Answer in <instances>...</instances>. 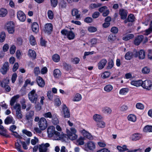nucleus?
I'll return each mask as SVG.
<instances>
[{"label": "nucleus", "mask_w": 152, "mask_h": 152, "mask_svg": "<svg viewBox=\"0 0 152 152\" xmlns=\"http://www.w3.org/2000/svg\"><path fill=\"white\" fill-rule=\"evenodd\" d=\"M28 55L30 58L34 60L36 58V53L34 50L30 49L28 50Z\"/></svg>", "instance_id": "18"}, {"label": "nucleus", "mask_w": 152, "mask_h": 152, "mask_svg": "<svg viewBox=\"0 0 152 152\" xmlns=\"http://www.w3.org/2000/svg\"><path fill=\"white\" fill-rule=\"evenodd\" d=\"M64 69L67 71H69L71 69V66L70 65L67 64L66 63H64L63 64Z\"/></svg>", "instance_id": "61"}, {"label": "nucleus", "mask_w": 152, "mask_h": 152, "mask_svg": "<svg viewBox=\"0 0 152 152\" xmlns=\"http://www.w3.org/2000/svg\"><path fill=\"white\" fill-rule=\"evenodd\" d=\"M55 127L53 126H50L48 128L47 132L49 137H51L53 136L55 131Z\"/></svg>", "instance_id": "19"}, {"label": "nucleus", "mask_w": 152, "mask_h": 152, "mask_svg": "<svg viewBox=\"0 0 152 152\" xmlns=\"http://www.w3.org/2000/svg\"><path fill=\"white\" fill-rule=\"evenodd\" d=\"M49 143H47L45 144H42L39 145V152H47V148L50 146Z\"/></svg>", "instance_id": "12"}, {"label": "nucleus", "mask_w": 152, "mask_h": 152, "mask_svg": "<svg viewBox=\"0 0 152 152\" xmlns=\"http://www.w3.org/2000/svg\"><path fill=\"white\" fill-rule=\"evenodd\" d=\"M107 62V60L105 59H101L98 64V67L99 69H103Z\"/></svg>", "instance_id": "15"}, {"label": "nucleus", "mask_w": 152, "mask_h": 152, "mask_svg": "<svg viewBox=\"0 0 152 152\" xmlns=\"http://www.w3.org/2000/svg\"><path fill=\"white\" fill-rule=\"evenodd\" d=\"M14 109L16 111L21 110V106L19 103H16L14 107Z\"/></svg>", "instance_id": "63"}, {"label": "nucleus", "mask_w": 152, "mask_h": 152, "mask_svg": "<svg viewBox=\"0 0 152 152\" xmlns=\"http://www.w3.org/2000/svg\"><path fill=\"white\" fill-rule=\"evenodd\" d=\"M61 32L62 35L66 36L69 40L73 39L75 37V34L72 31H68L64 29Z\"/></svg>", "instance_id": "4"}, {"label": "nucleus", "mask_w": 152, "mask_h": 152, "mask_svg": "<svg viewBox=\"0 0 152 152\" xmlns=\"http://www.w3.org/2000/svg\"><path fill=\"white\" fill-rule=\"evenodd\" d=\"M137 54V57H138L140 59H144L145 57V52L143 50H140L138 52L135 51Z\"/></svg>", "instance_id": "21"}, {"label": "nucleus", "mask_w": 152, "mask_h": 152, "mask_svg": "<svg viewBox=\"0 0 152 152\" xmlns=\"http://www.w3.org/2000/svg\"><path fill=\"white\" fill-rule=\"evenodd\" d=\"M143 39V36L142 35H140L136 37L134 41V43L136 45H139L142 40Z\"/></svg>", "instance_id": "24"}, {"label": "nucleus", "mask_w": 152, "mask_h": 152, "mask_svg": "<svg viewBox=\"0 0 152 152\" xmlns=\"http://www.w3.org/2000/svg\"><path fill=\"white\" fill-rule=\"evenodd\" d=\"M7 10L5 9L2 8L0 10V17H4L7 14Z\"/></svg>", "instance_id": "32"}, {"label": "nucleus", "mask_w": 152, "mask_h": 152, "mask_svg": "<svg viewBox=\"0 0 152 152\" xmlns=\"http://www.w3.org/2000/svg\"><path fill=\"white\" fill-rule=\"evenodd\" d=\"M72 15L73 16H75L76 19H78L80 17V14L79 13V11L77 9L74 8L71 11Z\"/></svg>", "instance_id": "22"}, {"label": "nucleus", "mask_w": 152, "mask_h": 152, "mask_svg": "<svg viewBox=\"0 0 152 152\" xmlns=\"http://www.w3.org/2000/svg\"><path fill=\"white\" fill-rule=\"evenodd\" d=\"M16 118L18 119H20L22 118L23 115L21 110L16 111Z\"/></svg>", "instance_id": "53"}, {"label": "nucleus", "mask_w": 152, "mask_h": 152, "mask_svg": "<svg viewBox=\"0 0 152 152\" xmlns=\"http://www.w3.org/2000/svg\"><path fill=\"white\" fill-rule=\"evenodd\" d=\"M129 121L132 122H135L136 120V116L133 114H130L127 117Z\"/></svg>", "instance_id": "33"}, {"label": "nucleus", "mask_w": 152, "mask_h": 152, "mask_svg": "<svg viewBox=\"0 0 152 152\" xmlns=\"http://www.w3.org/2000/svg\"><path fill=\"white\" fill-rule=\"evenodd\" d=\"M134 37V35L132 34H129L123 38V40L127 41Z\"/></svg>", "instance_id": "49"}, {"label": "nucleus", "mask_w": 152, "mask_h": 152, "mask_svg": "<svg viewBox=\"0 0 152 152\" xmlns=\"http://www.w3.org/2000/svg\"><path fill=\"white\" fill-rule=\"evenodd\" d=\"M5 28L7 29L9 33L13 34L15 31L14 22L11 21L7 22L5 25Z\"/></svg>", "instance_id": "5"}, {"label": "nucleus", "mask_w": 152, "mask_h": 152, "mask_svg": "<svg viewBox=\"0 0 152 152\" xmlns=\"http://www.w3.org/2000/svg\"><path fill=\"white\" fill-rule=\"evenodd\" d=\"M9 80L8 78L4 79L1 83V86L2 87H5L6 86L8 85Z\"/></svg>", "instance_id": "36"}, {"label": "nucleus", "mask_w": 152, "mask_h": 152, "mask_svg": "<svg viewBox=\"0 0 152 152\" xmlns=\"http://www.w3.org/2000/svg\"><path fill=\"white\" fill-rule=\"evenodd\" d=\"M30 44L32 45H34L36 44V42L34 37L33 35H31L29 37Z\"/></svg>", "instance_id": "43"}, {"label": "nucleus", "mask_w": 152, "mask_h": 152, "mask_svg": "<svg viewBox=\"0 0 152 152\" xmlns=\"http://www.w3.org/2000/svg\"><path fill=\"white\" fill-rule=\"evenodd\" d=\"M98 145L101 147L104 148L106 145L105 142L104 141H100L97 142Z\"/></svg>", "instance_id": "59"}, {"label": "nucleus", "mask_w": 152, "mask_h": 152, "mask_svg": "<svg viewBox=\"0 0 152 152\" xmlns=\"http://www.w3.org/2000/svg\"><path fill=\"white\" fill-rule=\"evenodd\" d=\"M116 36L114 34H110L108 37V40L110 42H113L116 39Z\"/></svg>", "instance_id": "40"}, {"label": "nucleus", "mask_w": 152, "mask_h": 152, "mask_svg": "<svg viewBox=\"0 0 152 152\" xmlns=\"http://www.w3.org/2000/svg\"><path fill=\"white\" fill-rule=\"evenodd\" d=\"M142 81L141 80H132L131 82V84L134 86L138 87L141 86L142 84Z\"/></svg>", "instance_id": "23"}, {"label": "nucleus", "mask_w": 152, "mask_h": 152, "mask_svg": "<svg viewBox=\"0 0 152 152\" xmlns=\"http://www.w3.org/2000/svg\"><path fill=\"white\" fill-rule=\"evenodd\" d=\"M137 54L135 51H134L133 52L129 51L126 53L125 56V58L126 59L130 60L133 57H137Z\"/></svg>", "instance_id": "13"}, {"label": "nucleus", "mask_w": 152, "mask_h": 152, "mask_svg": "<svg viewBox=\"0 0 152 152\" xmlns=\"http://www.w3.org/2000/svg\"><path fill=\"white\" fill-rule=\"evenodd\" d=\"M135 18L134 15L132 14L129 15L128 17V22H133Z\"/></svg>", "instance_id": "56"}, {"label": "nucleus", "mask_w": 152, "mask_h": 152, "mask_svg": "<svg viewBox=\"0 0 152 152\" xmlns=\"http://www.w3.org/2000/svg\"><path fill=\"white\" fill-rule=\"evenodd\" d=\"M52 59L54 62H57L59 61L60 57L58 54H56L53 56Z\"/></svg>", "instance_id": "47"}, {"label": "nucleus", "mask_w": 152, "mask_h": 152, "mask_svg": "<svg viewBox=\"0 0 152 152\" xmlns=\"http://www.w3.org/2000/svg\"><path fill=\"white\" fill-rule=\"evenodd\" d=\"M61 113L63 114L65 118H69L70 116L69 110L65 105L64 104L62 107Z\"/></svg>", "instance_id": "8"}, {"label": "nucleus", "mask_w": 152, "mask_h": 152, "mask_svg": "<svg viewBox=\"0 0 152 152\" xmlns=\"http://www.w3.org/2000/svg\"><path fill=\"white\" fill-rule=\"evenodd\" d=\"M119 14L121 16V19H124L127 17V11L123 9H121L119 11Z\"/></svg>", "instance_id": "25"}, {"label": "nucleus", "mask_w": 152, "mask_h": 152, "mask_svg": "<svg viewBox=\"0 0 152 152\" xmlns=\"http://www.w3.org/2000/svg\"><path fill=\"white\" fill-rule=\"evenodd\" d=\"M15 121L13 118L11 116H7L4 120V123L6 124H8L12 123L14 124Z\"/></svg>", "instance_id": "20"}, {"label": "nucleus", "mask_w": 152, "mask_h": 152, "mask_svg": "<svg viewBox=\"0 0 152 152\" xmlns=\"http://www.w3.org/2000/svg\"><path fill=\"white\" fill-rule=\"evenodd\" d=\"M81 132L82 133L83 136L84 138H86L89 140H92L93 139V136L87 131L85 129H83L81 130Z\"/></svg>", "instance_id": "16"}, {"label": "nucleus", "mask_w": 152, "mask_h": 152, "mask_svg": "<svg viewBox=\"0 0 152 152\" xmlns=\"http://www.w3.org/2000/svg\"><path fill=\"white\" fill-rule=\"evenodd\" d=\"M31 27L33 32L35 33H37L38 32L39 30V26L37 23H33Z\"/></svg>", "instance_id": "27"}, {"label": "nucleus", "mask_w": 152, "mask_h": 152, "mask_svg": "<svg viewBox=\"0 0 152 152\" xmlns=\"http://www.w3.org/2000/svg\"><path fill=\"white\" fill-rule=\"evenodd\" d=\"M38 85L41 87H43L45 85V82L43 79L40 76L37 77L36 79Z\"/></svg>", "instance_id": "17"}, {"label": "nucleus", "mask_w": 152, "mask_h": 152, "mask_svg": "<svg viewBox=\"0 0 152 152\" xmlns=\"http://www.w3.org/2000/svg\"><path fill=\"white\" fill-rule=\"evenodd\" d=\"M113 88L112 86L110 85H108L105 86L104 88V90L107 92H109L111 91Z\"/></svg>", "instance_id": "48"}, {"label": "nucleus", "mask_w": 152, "mask_h": 152, "mask_svg": "<svg viewBox=\"0 0 152 152\" xmlns=\"http://www.w3.org/2000/svg\"><path fill=\"white\" fill-rule=\"evenodd\" d=\"M20 97V95H16L13 97L11 99L10 102V104L11 106L14 105L15 103L16 102L17 99Z\"/></svg>", "instance_id": "29"}, {"label": "nucleus", "mask_w": 152, "mask_h": 152, "mask_svg": "<svg viewBox=\"0 0 152 152\" xmlns=\"http://www.w3.org/2000/svg\"><path fill=\"white\" fill-rule=\"evenodd\" d=\"M9 69V63L7 62H5L3 65L0 69V71L3 75L6 74Z\"/></svg>", "instance_id": "11"}, {"label": "nucleus", "mask_w": 152, "mask_h": 152, "mask_svg": "<svg viewBox=\"0 0 152 152\" xmlns=\"http://www.w3.org/2000/svg\"><path fill=\"white\" fill-rule=\"evenodd\" d=\"M38 125L39 128L42 130H45L48 126V123L45 118H41L39 122Z\"/></svg>", "instance_id": "6"}, {"label": "nucleus", "mask_w": 152, "mask_h": 152, "mask_svg": "<svg viewBox=\"0 0 152 152\" xmlns=\"http://www.w3.org/2000/svg\"><path fill=\"white\" fill-rule=\"evenodd\" d=\"M150 71L149 68L147 67H145L143 68L142 70V72L143 73L147 74L149 73Z\"/></svg>", "instance_id": "58"}, {"label": "nucleus", "mask_w": 152, "mask_h": 152, "mask_svg": "<svg viewBox=\"0 0 152 152\" xmlns=\"http://www.w3.org/2000/svg\"><path fill=\"white\" fill-rule=\"evenodd\" d=\"M34 115V112L33 111H30L26 114V118L27 120H29Z\"/></svg>", "instance_id": "37"}, {"label": "nucleus", "mask_w": 152, "mask_h": 152, "mask_svg": "<svg viewBox=\"0 0 152 152\" xmlns=\"http://www.w3.org/2000/svg\"><path fill=\"white\" fill-rule=\"evenodd\" d=\"M53 93L51 91H49L47 92V96L48 99L50 100H52L53 96Z\"/></svg>", "instance_id": "55"}, {"label": "nucleus", "mask_w": 152, "mask_h": 152, "mask_svg": "<svg viewBox=\"0 0 152 152\" xmlns=\"http://www.w3.org/2000/svg\"><path fill=\"white\" fill-rule=\"evenodd\" d=\"M142 87L148 90L152 89V81L150 80H145L142 82Z\"/></svg>", "instance_id": "7"}, {"label": "nucleus", "mask_w": 152, "mask_h": 152, "mask_svg": "<svg viewBox=\"0 0 152 152\" xmlns=\"http://www.w3.org/2000/svg\"><path fill=\"white\" fill-rule=\"evenodd\" d=\"M151 33H152V29L149 28L144 32L143 34L148 35Z\"/></svg>", "instance_id": "64"}, {"label": "nucleus", "mask_w": 152, "mask_h": 152, "mask_svg": "<svg viewBox=\"0 0 152 152\" xmlns=\"http://www.w3.org/2000/svg\"><path fill=\"white\" fill-rule=\"evenodd\" d=\"M60 9L65 8L66 7V2L63 0L61 1L58 4Z\"/></svg>", "instance_id": "38"}, {"label": "nucleus", "mask_w": 152, "mask_h": 152, "mask_svg": "<svg viewBox=\"0 0 152 152\" xmlns=\"http://www.w3.org/2000/svg\"><path fill=\"white\" fill-rule=\"evenodd\" d=\"M15 146L16 149L19 152H24L21 149V146L18 142H16L15 143Z\"/></svg>", "instance_id": "52"}, {"label": "nucleus", "mask_w": 152, "mask_h": 152, "mask_svg": "<svg viewBox=\"0 0 152 152\" xmlns=\"http://www.w3.org/2000/svg\"><path fill=\"white\" fill-rule=\"evenodd\" d=\"M51 6L55 7L58 4V0H50Z\"/></svg>", "instance_id": "60"}, {"label": "nucleus", "mask_w": 152, "mask_h": 152, "mask_svg": "<svg viewBox=\"0 0 152 152\" xmlns=\"http://www.w3.org/2000/svg\"><path fill=\"white\" fill-rule=\"evenodd\" d=\"M97 39L94 38L91 39L89 42V45L91 47H92L94 46L95 45H96L97 44Z\"/></svg>", "instance_id": "39"}, {"label": "nucleus", "mask_w": 152, "mask_h": 152, "mask_svg": "<svg viewBox=\"0 0 152 152\" xmlns=\"http://www.w3.org/2000/svg\"><path fill=\"white\" fill-rule=\"evenodd\" d=\"M53 26L51 23H47L44 26V31L45 32L48 34H50L53 31Z\"/></svg>", "instance_id": "9"}, {"label": "nucleus", "mask_w": 152, "mask_h": 152, "mask_svg": "<svg viewBox=\"0 0 152 152\" xmlns=\"http://www.w3.org/2000/svg\"><path fill=\"white\" fill-rule=\"evenodd\" d=\"M143 131L145 132H152V126L147 125L145 126L144 129Z\"/></svg>", "instance_id": "42"}, {"label": "nucleus", "mask_w": 152, "mask_h": 152, "mask_svg": "<svg viewBox=\"0 0 152 152\" xmlns=\"http://www.w3.org/2000/svg\"><path fill=\"white\" fill-rule=\"evenodd\" d=\"M66 135H64L62 132L61 133L60 132L55 131L53 136L55 138V140H60L62 139H64V138Z\"/></svg>", "instance_id": "14"}, {"label": "nucleus", "mask_w": 152, "mask_h": 152, "mask_svg": "<svg viewBox=\"0 0 152 152\" xmlns=\"http://www.w3.org/2000/svg\"><path fill=\"white\" fill-rule=\"evenodd\" d=\"M61 72L58 69H55L53 72V75L55 78H58L61 76Z\"/></svg>", "instance_id": "31"}, {"label": "nucleus", "mask_w": 152, "mask_h": 152, "mask_svg": "<svg viewBox=\"0 0 152 152\" xmlns=\"http://www.w3.org/2000/svg\"><path fill=\"white\" fill-rule=\"evenodd\" d=\"M81 99V95L79 94H77L73 99L72 101L74 102L79 101Z\"/></svg>", "instance_id": "35"}, {"label": "nucleus", "mask_w": 152, "mask_h": 152, "mask_svg": "<svg viewBox=\"0 0 152 152\" xmlns=\"http://www.w3.org/2000/svg\"><path fill=\"white\" fill-rule=\"evenodd\" d=\"M52 118V122L53 124L54 125H57L59 121L56 115H53Z\"/></svg>", "instance_id": "41"}, {"label": "nucleus", "mask_w": 152, "mask_h": 152, "mask_svg": "<svg viewBox=\"0 0 152 152\" xmlns=\"http://www.w3.org/2000/svg\"><path fill=\"white\" fill-rule=\"evenodd\" d=\"M39 140L36 137H34V139H32L31 140V143L33 145H35L38 142Z\"/></svg>", "instance_id": "62"}, {"label": "nucleus", "mask_w": 152, "mask_h": 152, "mask_svg": "<svg viewBox=\"0 0 152 152\" xmlns=\"http://www.w3.org/2000/svg\"><path fill=\"white\" fill-rule=\"evenodd\" d=\"M28 97L31 103L36 104L38 100V95L34 89L29 92L28 94Z\"/></svg>", "instance_id": "2"}, {"label": "nucleus", "mask_w": 152, "mask_h": 152, "mask_svg": "<svg viewBox=\"0 0 152 152\" xmlns=\"http://www.w3.org/2000/svg\"><path fill=\"white\" fill-rule=\"evenodd\" d=\"M117 148L119 152H123L128 150V149L127 148L126 146L125 145H123L122 147L119 145L117 146Z\"/></svg>", "instance_id": "30"}, {"label": "nucleus", "mask_w": 152, "mask_h": 152, "mask_svg": "<svg viewBox=\"0 0 152 152\" xmlns=\"http://www.w3.org/2000/svg\"><path fill=\"white\" fill-rule=\"evenodd\" d=\"M22 132L28 137H31L32 136V134L31 132L28 131L26 129H23L22 130Z\"/></svg>", "instance_id": "46"}, {"label": "nucleus", "mask_w": 152, "mask_h": 152, "mask_svg": "<svg viewBox=\"0 0 152 152\" xmlns=\"http://www.w3.org/2000/svg\"><path fill=\"white\" fill-rule=\"evenodd\" d=\"M77 131L73 127H71L70 129H66V135L70 140H73L77 139L78 136L76 134Z\"/></svg>", "instance_id": "1"}, {"label": "nucleus", "mask_w": 152, "mask_h": 152, "mask_svg": "<svg viewBox=\"0 0 152 152\" xmlns=\"http://www.w3.org/2000/svg\"><path fill=\"white\" fill-rule=\"evenodd\" d=\"M85 138L84 137H80L77 140V142L79 145H84V142Z\"/></svg>", "instance_id": "44"}, {"label": "nucleus", "mask_w": 152, "mask_h": 152, "mask_svg": "<svg viewBox=\"0 0 152 152\" xmlns=\"http://www.w3.org/2000/svg\"><path fill=\"white\" fill-rule=\"evenodd\" d=\"M102 111L105 114H110L111 113L112 110L110 108L107 107H105L102 108Z\"/></svg>", "instance_id": "26"}, {"label": "nucleus", "mask_w": 152, "mask_h": 152, "mask_svg": "<svg viewBox=\"0 0 152 152\" xmlns=\"http://www.w3.org/2000/svg\"><path fill=\"white\" fill-rule=\"evenodd\" d=\"M6 37V35L5 33L4 32H2L0 34V42H3L5 40Z\"/></svg>", "instance_id": "51"}, {"label": "nucleus", "mask_w": 152, "mask_h": 152, "mask_svg": "<svg viewBox=\"0 0 152 152\" xmlns=\"http://www.w3.org/2000/svg\"><path fill=\"white\" fill-rule=\"evenodd\" d=\"M93 118L95 121L98 122L102 119V117L100 115L95 114L93 116Z\"/></svg>", "instance_id": "34"}, {"label": "nucleus", "mask_w": 152, "mask_h": 152, "mask_svg": "<svg viewBox=\"0 0 152 152\" xmlns=\"http://www.w3.org/2000/svg\"><path fill=\"white\" fill-rule=\"evenodd\" d=\"M102 4L99 3L92 4L89 6V7L91 9H94L101 6Z\"/></svg>", "instance_id": "50"}, {"label": "nucleus", "mask_w": 152, "mask_h": 152, "mask_svg": "<svg viewBox=\"0 0 152 152\" xmlns=\"http://www.w3.org/2000/svg\"><path fill=\"white\" fill-rule=\"evenodd\" d=\"M141 137V135L138 133L133 134L131 137L132 139L133 140L136 141L140 139Z\"/></svg>", "instance_id": "28"}, {"label": "nucleus", "mask_w": 152, "mask_h": 152, "mask_svg": "<svg viewBox=\"0 0 152 152\" xmlns=\"http://www.w3.org/2000/svg\"><path fill=\"white\" fill-rule=\"evenodd\" d=\"M17 15L18 19L21 22H24L26 20V15L24 13L21 11L19 10L17 12Z\"/></svg>", "instance_id": "10"}, {"label": "nucleus", "mask_w": 152, "mask_h": 152, "mask_svg": "<svg viewBox=\"0 0 152 152\" xmlns=\"http://www.w3.org/2000/svg\"><path fill=\"white\" fill-rule=\"evenodd\" d=\"M128 92V89L127 88H123L121 89L119 91V94L121 95L126 94Z\"/></svg>", "instance_id": "54"}, {"label": "nucleus", "mask_w": 152, "mask_h": 152, "mask_svg": "<svg viewBox=\"0 0 152 152\" xmlns=\"http://www.w3.org/2000/svg\"><path fill=\"white\" fill-rule=\"evenodd\" d=\"M105 123L103 121H100L97 122V126L100 128H104L105 126Z\"/></svg>", "instance_id": "45"}, {"label": "nucleus", "mask_w": 152, "mask_h": 152, "mask_svg": "<svg viewBox=\"0 0 152 152\" xmlns=\"http://www.w3.org/2000/svg\"><path fill=\"white\" fill-rule=\"evenodd\" d=\"M128 109V107L127 106L125 105H123L120 107V110L121 111L123 112H125Z\"/></svg>", "instance_id": "57"}, {"label": "nucleus", "mask_w": 152, "mask_h": 152, "mask_svg": "<svg viewBox=\"0 0 152 152\" xmlns=\"http://www.w3.org/2000/svg\"><path fill=\"white\" fill-rule=\"evenodd\" d=\"M96 148L95 143L93 141H90L86 143L84 146V149L86 151H93Z\"/></svg>", "instance_id": "3"}]
</instances>
